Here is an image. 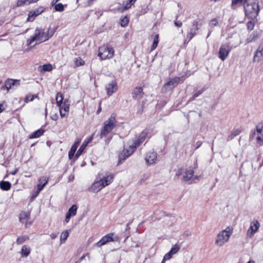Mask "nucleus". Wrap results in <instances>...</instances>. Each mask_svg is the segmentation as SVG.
I'll return each mask as SVG.
<instances>
[{"label":"nucleus","mask_w":263,"mask_h":263,"mask_svg":"<svg viewBox=\"0 0 263 263\" xmlns=\"http://www.w3.org/2000/svg\"><path fill=\"white\" fill-rule=\"evenodd\" d=\"M54 32V31H50L49 29L45 32L43 29H36L34 35L27 40V45H30L34 41L39 43L46 41L53 35Z\"/></svg>","instance_id":"1"},{"label":"nucleus","mask_w":263,"mask_h":263,"mask_svg":"<svg viewBox=\"0 0 263 263\" xmlns=\"http://www.w3.org/2000/svg\"><path fill=\"white\" fill-rule=\"evenodd\" d=\"M233 232V228L231 226L227 227L225 229L220 231L217 235L215 244L218 247H221L227 243L230 239Z\"/></svg>","instance_id":"2"},{"label":"nucleus","mask_w":263,"mask_h":263,"mask_svg":"<svg viewBox=\"0 0 263 263\" xmlns=\"http://www.w3.org/2000/svg\"><path fill=\"white\" fill-rule=\"evenodd\" d=\"M55 100L57 104L59 107L61 118L67 117L69 111V101L67 99L63 100V97L61 93H57Z\"/></svg>","instance_id":"3"},{"label":"nucleus","mask_w":263,"mask_h":263,"mask_svg":"<svg viewBox=\"0 0 263 263\" xmlns=\"http://www.w3.org/2000/svg\"><path fill=\"white\" fill-rule=\"evenodd\" d=\"M55 100L57 104L59 107L61 118L67 117L69 111V101L67 99L63 100V97L61 93H57Z\"/></svg>","instance_id":"4"},{"label":"nucleus","mask_w":263,"mask_h":263,"mask_svg":"<svg viewBox=\"0 0 263 263\" xmlns=\"http://www.w3.org/2000/svg\"><path fill=\"white\" fill-rule=\"evenodd\" d=\"M137 144L133 141H129L126 145L124 146L123 150L119 154L118 164H121L130 156L137 149Z\"/></svg>","instance_id":"5"},{"label":"nucleus","mask_w":263,"mask_h":263,"mask_svg":"<svg viewBox=\"0 0 263 263\" xmlns=\"http://www.w3.org/2000/svg\"><path fill=\"white\" fill-rule=\"evenodd\" d=\"M246 15L252 19L255 18L259 12V6L257 3H253L244 6Z\"/></svg>","instance_id":"6"},{"label":"nucleus","mask_w":263,"mask_h":263,"mask_svg":"<svg viewBox=\"0 0 263 263\" xmlns=\"http://www.w3.org/2000/svg\"><path fill=\"white\" fill-rule=\"evenodd\" d=\"M114 50L108 45H104L99 49L98 56L101 60H106L113 57Z\"/></svg>","instance_id":"7"},{"label":"nucleus","mask_w":263,"mask_h":263,"mask_svg":"<svg viewBox=\"0 0 263 263\" xmlns=\"http://www.w3.org/2000/svg\"><path fill=\"white\" fill-rule=\"evenodd\" d=\"M194 173V170L192 167L188 168L181 167L177 170L176 176L178 177L182 176L183 180L187 181L193 177Z\"/></svg>","instance_id":"8"},{"label":"nucleus","mask_w":263,"mask_h":263,"mask_svg":"<svg viewBox=\"0 0 263 263\" xmlns=\"http://www.w3.org/2000/svg\"><path fill=\"white\" fill-rule=\"evenodd\" d=\"M115 118L111 117L104 123L103 129L101 134V138H104L109 135L111 131L114 128Z\"/></svg>","instance_id":"9"},{"label":"nucleus","mask_w":263,"mask_h":263,"mask_svg":"<svg viewBox=\"0 0 263 263\" xmlns=\"http://www.w3.org/2000/svg\"><path fill=\"white\" fill-rule=\"evenodd\" d=\"M253 137L255 138L257 145L259 146L263 145V123H259L256 126Z\"/></svg>","instance_id":"10"},{"label":"nucleus","mask_w":263,"mask_h":263,"mask_svg":"<svg viewBox=\"0 0 263 263\" xmlns=\"http://www.w3.org/2000/svg\"><path fill=\"white\" fill-rule=\"evenodd\" d=\"M260 227V223L257 220L254 219L250 222V227L247 232V236L252 238L258 231Z\"/></svg>","instance_id":"11"},{"label":"nucleus","mask_w":263,"mask_h":263,"mask_svg":"<svg viewBox=\"0 0 263 263\" xmlns=\"http://www.w3.org/2000/svg\"><path fill=\"white\" fill-rule=\"evenodd\" d=\"M231 50V47L229 44L222 45L219 50V58L224 61L229 56V53Z\"/></svg>","instance_id":"12"},{"label":"nucleus","mask_w":263,"mask_h":263,"mask_svg":"<svg viewBox=\"0 0 263 263\" xmlns=\"http://www.w3.org/2000/svg\"><path fill=\"white\" fill-rule=\"evenodd\" d=\"M180 80V78L179 77H175L171 79L165 84L163 87V90L166 91L172 89L178 85Z\"/></svg>","instance_id":"13"},{"label":"nucleus","mask_w":263,"mask_h":263,"mask_svg":"<svg viewBox=\"0 0 263 263\" xmlns=\"http://www.w3.org/2000/svg\"><path fill=\"white\" fill-rule=\"evenodd\" d=\"M114 238L115 236L114 233L108 234L107 235L103 237L101 239L96 243V245L98 247H100L105 245L107 242L113 241L114 240Z\"/></svg>","instance_id":"14"},{"label":"nucleus","mask_w":263,"mask_h":263,"mask_svg":"<svg viewBox=\"0 0 263 263\" xmlns=\"http://www.w3.org/2000/svg\"><path fill=\"white\" fill-rule=\"evenodd\" d=\"M180 250V246L175 244L172 246L170 251L164 256V260H170L174 255L176 254Z\"/></svg>","instance_id":"15"},{"label":"nucleus","mask_w":263,"mask_h":263,"mask_svg":"<svg viewBox=\"0 0 263 263\" xmlns=\"http://www.w3.org/2000/svg\"><path fill=\"white\" fill-rule=\"evenodd\" d=\"M157 154L154 152H149L147 153L145 159L148 164H154L156 162Z\"/></svg>","instance_id":"16"},{"label":"nucleus","mask_w":263,"mask_h":263,"mask_svg":"<svg viewBox=\"0 0 263 263\" xmlns=\"http://www.w3.org/2000/svg\"><path fill=\"white\" fill-rule=\"evenodd\" d=\"M78 207L76 205L74 204L72 205V206L68 210V212L67 213L65 222L67 223L69 222L71 217L74 216L76 215L77 213Z\"/></svg>","instance_id":"17"},{"label":"nucleus","mask_w":263,"mask_h":263,"mask_svg":"<svg viewBox=\"0 0 263 263\" xmlns=\"http://www.w3.org/2000/svg\"><path fill=\"white\" fill-rule=\"evenodd\" d=\"M148 132L146 130H143L139 135L138 138L133 140L136 144L137 146H139L142 143H143L146 138L148 137Z\"/></svg>","instance_id":"18"},{"label":"nucleus","mask_w":263,"mask_h":263,"mask_svg":"<svg viewBox=\"0 0 263 263\" xmlns=\"http://www.w3.org/2000/svg\"><path fill=\"white\" fill-rule=\"evenodd\" d=\"M136 1L137 0H127L125 3H123L122 6L119 7L117 8L118 11L123 12L128 10L131 8L132 6L135 4Z\"/></svg>","instance_id":"19"},{"label":"nucleus","mask_w":263,"mask_h":263,"mask_svg":"<svg viewBox=\"0 0 263 263\" xmlns=\"http://www.w3.org/2000/svg\"><path fill=\"white\" fill-rule=\"evenodd\" d=\"M103 188V185L97 179L90 187V191L93 193H97Z\"/></svg>","instance_id":"20"},{"label":"nucleus","mask_w":263,"mask_h":263,"mask_svg":"<svg viewBox=\"0 0 263 263\" xmlns=\"http://www.w3.org/2000/svg\"><path fill=\"white\" fill-rule=\"evenodd\" d=\"M30 214L29 212L22 211L19 216L20 221L22 223H26V227L27 226V221L30 218Z\"/></svg>","instance_id":"21"},{"label":"nucleus","mask_w":263,"mask_h":263,"mask_svg":"<svg viewBox=\"0 0 263 263\" xmlns=\"http://www.w3.org/2000/svg\"><path fill=\"white\" fill-rule=\"evenodd\" d=\"M48 179L46 177H42L39 179V183L37 184V192L36 196L43 190L45 185L48 183Z\"/></svg>","instance_id":"22"},{"label":"nucleus","mask_w":263,"mask_h":263,"mask_svg":"<svg viewBox=\"0 0 263 263\" xmlns=\"http://www.w3.org/2000/svg\"><path fill=\"white\" fill-rule=\"evenodd\" d=\"M143 92L142 87H136L132 92L133 98L136 100H139L143 97Z\"/></svg>","instance_id":"23"},{"label":"nucleus","mask_w":263,"mask_h":263,"mask_svg":"<svg viewBox=\"0 0 263 263\" xmlns=\"http://www.w3.org/2000/svg\"><path fill=\"white\" fill-rule=\"evenodd\" d=\"M114 176L112 175H108L104 177L103 178L98 180L101 184H102L103 187L109 185L113 181Z\"/></svg>","instance_id":"24"},{"label":"nucleus","mask_w":263,"mask_h":263,"mask_svg":"<svg viewBox=\"0 0 263 263\" xmlns=\"http://www.w3.org/2000/svg\"><path fill=\"white\" fill-rule=\"evenodd\" d=\"M81 141L78 140L75 142L71 146L69 153H68V157L69 159H72L74 156V155L77 149L78 146L80 143Z\"/></svg>","instance_id":"25"},{"label":"nucleus","mask_w":263,"mask_h":263,"mask_svg":"<svg viewBox=\"0 0 263 263\" xmlns=\"http://www.w3.org/2000/svg\"><path fill=\"white\" fill-rule=\"evenodd\" d=\"M16 84H18V81L13 79H9L5 82V87L8 91L13 87Z\"/></svg>","instance_id":"26"},{"label":"nucleus","mask_w":263,"mask_h":263,"mask_svg":"<svg viewBox=\"0 0 263 263\" xmlns=\"http://www.w3.org/2000/svg\"><path fill=\"white\" fill-rule=\"evenodd\" d=\"M41 12L37 10L31 11L28 13L27 21H33Z\"/></svg>","instance_id":"27"},{"label":"nucleus","mask_w":263,"mask_h":263,"mask_svg":"<svg viewBox=\"0 0 263 263\" xmlns=\"http://www.w3.org/2000/svg\"><path fill=\"white\" fill-rule=\"evenodd\" d=\"M30 252V248L28 246L24 245L22 248L21 252L22 257H27L29 255Z\"/></svg>","instance_id":"28"},{"label":"nucleus","mask_w":263,"mask_h":263,"mask_svg":"<svg viewBox=\"0 0 263 263\" xmlns=\"http://www.w3.org/2000/svg\"><path fill=\"white\" fill-rule=\"evenodd\" d=\"M44 133V130L43 129H39L35 132H34L33 133H32L29 137L30 139H34V138H37L40 137H41L42 135H43Z\"/></svg>","instance_id":"29"},{"label":"nucleus","mask_w":263,"mask_h":263,"mask_svg":"<svg viewBox=\"0 0 263 263\" xmlns=\"http://www.w3.org/2000/svg\"><path fill=\"white\" fill-rule=\"evenodd\" d=\"M74 67H77L85 65V61L80 57H77L73 59Z\"/></svg>","instance_id":"30"},{"label":"nucleus","mask_w":263,"mask_h":263,"mask_svg":"<svg viewBox=\"0 0 263 263\" xmlns=\"http://www.w3.org/2000/svg\"><path fill=\"white\" fill-rule=\"evenodd\" d=\"M129 21V17L127 15L122 16L119 20V23L121 26L124 27L128 25Z\"/></svg>","instance_id":"31"},{"label":"nucleus","mask_w":263,"mask_h":263,"mask_svg":"<svg viewBox=\"0 0 263 263\" xmlns=\"http://www.w3.org/2000/svg\"><path fill=\"white\" fill-rule=\"evenodd\" d=\"M69 233L68 230H65L62 232L60 235V242L63 243L65 242L67 238L68 237Z\"/></svg>","instance_id":"32"},{"label":"nucleus","mask_w":263,"mask_h":263,"mask_svg":"<svg viewBox=\"0 0 263 263\" xmlns=\"http://www.w3.org/2000/svg\"><path fill=\"white\" fill-rule=\"evenodd\" d=\"M0 187L4 191H8L10 189L11 183L8 181H1L0 182Z\"/></svg>","instance_id":"33"},{"label":"nucleus","mask_w":263,"mask_h":263,"mask_svg":"<svg viewBox=\"0 0 263 263\" xmlns=\"http://www.w3.org/2000/svg\"><path fill=\"white\" fill-rule=\"evenodd\" d=\"M40 71H50L52 69V66L50 64H44L39 67Z\"/></svg>","instance_id":"34"},{"label":"nucleus","mask_w":263,"mask_h":263,"mask_svg":"<svg viewBox=\"0 0 263 263\" xmlns=\"http://www.w3.org/2000/svg\"><path fill=\"white\" fill-rule=\"evenodd\" d=\"M129 229H130L129 223H127L124 226V232H123V233H124V235H123L124 240H123V241H125V240L127 238H128V237L129 236V235H130V234H129Z\"/></svg>","instance_id":"35"},{"label":"nucleus","mask_w":263,"mask_h":263,"mask_svg":"<svg viewBox=\"0 0 263 263\" xmlns=\"http://www.w3.org/2000/svg\"><path fill=\"white\" fill-rule=\"evenodd\" d=\"M262 59H263V54L258 48L254 56V61L259 62Z\"/></svg>","instance_id":"36"},{"label":"nucleus","mask_w":263,"mask_h":263,"mask_svg":"<svg viewBox=\"0 0 263 263\" xmlns=\"http://www.w3.org/2000/svg\"><path fill=\"white\" fill-rule=\"evenodd\" d=\"M37 1L38 0H17V6H21L24 5H28Z\"/></svg>","instance_id":"37"},{"label":"nucleus","mask_w":263,"mask_h":263,"mask_svg":"<svg viewBox=\"0 0 263 263\" xmlns=\"http://www.w3.org/2000/svg\"><path fill=\"white\" fill-rule=\"evenodd\" d=\"M115 85L114 83L108 84L106 87V90L108 95L110 96L114 93Z\"/></svg>","instance_id":"38"},{"label":"nucleus","mask_w":263,"mask_h":263,"mask_svg":"<svg viewBox=\"0 0 263 263\" xmlns=\"http://www.w3.org/2000/svg\"><path fill=\"white\" fill-rule=\"evenodd\" d=\"M87 146L85 145V144L82 143V144L81 145L80 147L77 151L76 157V158H78L79 157H80L82 154L83 153V151H84L85 148H86Z\"/></svg>","instance_id":"39"},{"label":"nucleus","mask_w":263,"mask_h":263,"mask_svg":"<svg viewBox=\"0 0 263 263\" xmlns=\"http://www.w3.org/2000/svg\"><path fill=\"white\" fill-rule=\"evenodd\" d=\"M197 30V28H196L195 29H191L190 32H189L186 36V40H188L190 41L196 34V31Z\"/></svg>","instance_id":"40"},{"label":"nucleus","mask_w":263,"mask_h":263,"mask_svg":"<svg viewBox=\"0 0 263 263\" xmlns=\"http://www.w3.org/2000/svg\"><path fill=\"white\" fill-rule=\"evenodd\" d=\"M159 42V35L157 34L155 36L154 42L153 43L152 47V50H153L156 48V47L158 46V44Z\"/></svg>","instance_id":"41"},{"label":"nucleus","mask_w":263,"mask_h":263,"mask_svg":"<svg viewBox=\"0 0 263 263\" xmlns=\"http://www.w3.org/2000/svg\"><path fill=\"white\" fill-rule=\"evenodd\" d=\"M247 2V0H232V6L233 7L235 5H241L244 4Z\"/></svg>","instance_id":"42"},{"label":"nucleus","mask_w":263,"mask_h":263,"mask_svg":"<svg viewBox=\"0 0 263 263\" xmlns=\"http://www.w3.org/2000/svg\"><path fill=\"white\" fill-rule=\"evenodd\" d=\"M55 4L54 9L57 11H63L64 9V6L61 3Z\"/></svg>","instance_id":"43"},{"label":"nucleus","mask_w":263,"mask_h":263,"mask_svg":"<svg viewBox=\"0 0 263 263\" xmlns=\"http://www.w3.org/2000/svg\"><path fill=\"white\" fill-rule=\"evenodd\" d=\"M37 97V96L36 95H28L26 96L25 102L26 103H28L29 102L32 101L34 98Z\"/></svg>","instance_id":"44"},{"label":"nucleus","mask_w":263,"mask_h":263,"mask_svg":"<svg viewBox=\"0 0 263 263\" xmlns=\"http://www.w3.org/2000/svg\"><path fill=\"white\" fill-rule=\"evenodd\" d=\"M255 26V22L254 19H252L251 21H250L248 22L247 26V28L249 30L251 31L253 29Z\"/></svg>","instance_id":"45"},{"label":"nucleus","mask_w":263,"mask_h":263,"mask_svg":"<svg viewBox=\"0 0 263 263\" xmlns=\"http://www.w3.org/2000/svg\"><path fill=\"white\" fill-rule=\"evenodd\" d=\"M218 22L216 18H213L212 20H211L209 26L211 28H213L215 26H216L218 25Z\"/></svg>","instance_id":"46"},{"label":"nucleus","mask_w":263,"mask_h":263,"mask_svg":"<svg viewBox=\"0 0 263 263\" xmlns=\"http://www.w3.org/2000/svg\"><path fill=\"white\" fill-rule=\"evenodd\" d=\"M93 135H92L89 137L85 139L83 143L85 144L87 146L89 143H90L93 140Z\"/></svg>","instance_id":"47"},{"label":"nucleus","mask_w":263,"mask_h":263,"mask_svg":"<svg viewBox=\"0 0 263 263\" xmlns=\"http://www.w3.org/2000/svg\"><path fill=\"white\" fill-rule=\"evenodd\" d=\"M143 106L139 105L137 109V114L141 115L143 111Z\"/></svg>","instance_id":"48"},{"label":"nucleus","mask_w":263,"mask_h":263,"mask_svg":"<svg viewBox=\"0 0 263 263\" xmlns=\"http://www.w3.org/2000/svg\"><path fill=\"white\" fill-rule=\"evenodd\" d=\"M25 241V239H24L23 237H20V238H18L17 240H16V242L18 244H21V243H22L24 242Z\"/></svg>","instance_id":"49"},{"label":"nucleus","mask_w":263,"mask_h":263,"mask_svg":"<svg viewBox=\"0 0 263 263\" xmlns=\"http://www.w3.org/2000/svg\"><path fill=\"white\" fill-rule=\"evenodd\" d=\"M174 24L177 27H180L182 26V23L180 21L175 22Z\"/></svg>","instance_id":"50"},{"label":"nucleus","mask_w":263,"mask_h":263,"mask_svg":"<svg viewBox=\"0 0 263 263\" xmlns=\"http://www.w3.org/2000/svg\"><path fill=\"white\" fill-rule=\"evenodd\" d=\"M57 236H58V235L56 233H51L50 234V237L52 239H54L55 238H56L57 237Z\"/></svg>","instance_id":"51"},{"label":"nucleus","mask_w":263,"mask_h":263,"mask_svg":"<svg viewBox=\"0 0 263 263\" xmlns=\"http://www.w3.org/2000/svg\"><path fill=\"white\" fill-rule=\"evenodd\" d=\"M51 118L53 120L56 121L58 119V115L55 114L52 115Z\"/></svg>","instance_id":"52"},{"label":"nucleus","mask_w":263,"mask_h":263,"mask_svg":"<svg viewBox=\"0 0 263 263\" xmlns=\"http://www.w3.org/2000/svg\"><path fill=\"white\" fill-rule=\"evenodd\" d=\"M5 109V107L4 106L3 104H0V113L3 111Z\"/></svg>","instance_id":"53"},{"label":"nucleus","mask_w":263,"mask_h":263,"mask_svg":"<svg viewBox=\"0 0 263 263\" xmlns=\"http://www.w3.org/2000/svg\"><path fill=\"white\" fill-rule=\"evenodd\" d=\"M201 92L200 91H198V93H196V94H194V96L193 97L194 98H196L197 97H198V96L199 95V94H201Z\"/></svg>","instance_id":"54"},{"label":"nucleus","mask_w":263,"mask_h":263,"mask_svg":"<svg viewBox=\"0 0 263 263\" xmlns=\"http://www.w3.org/2000/svg\"><path fill=\"white\" fill-rule=\"evenodd\" d=\"M247 263H255V261H253V260H250L249 262H248Z\"/></svg>","instance_id":"55"},{"label":"nucleus","mask_w":263,"mask_h":263,"mask_svg":"<svg viewBox=\"0 0 263 263\" xmlns=\"http://www.w3.org/2000/svg\"><path fill=\"white\" fill-rule=\"evenodd\" d=\"M112 138V136H110V135L108 136V139L109 140H110Z\"/></svg>","instance_id":"56"},{"label":"nucleus","mask_w":263,"mask_h":263,"mask_svg":"<svg viewBox=\"0 0 263 263\" xmlns=\"http://www.w3.org/2000/svg\"><path fill=\"white\" fill-rule=\"evenodd\" d=\"M166 260H164V258H163V260L161 262V263H165V261H166Z\"/></svg>","instance_id":"57"},{"label":"nucleus","mask_w":263,"mask_h":263,"mask_svg":"<svg viewBox=\"0 0 263 263\" xmlns=\"http://www.w3.org/2000/svg\"><path fill=\"white\" fill-rule=\"evenodd\" d=\"M15 173H16L15 171V172H13V173H12V174L14 175Z\"/></svg>","instance_id":"58"},{"label":"nucleus","mask_w":263,"mask_h":263,"mask_svg":"<svg viewBox=\"0 0 263 263\" xmlns=\"http://www.w3.org/2000/svg\"><path fill=\"white\" fill-rule=\"evenodd\" d=\"M238 133H239V132H238V133H236V134H235L234 136H236V135H238Z\"/></svg>","instance_id":"59"},{"label":"nucleus","mask_w":263,"mask_h":263,"mask_svg":"<svg viewBox=\"0 0 263 263\" xmlns=\"http://www.w3.org/2000/svg\"><path fill=\"white\" fill-rule=\"evenodd\" d=\"M210 35V32L209 33L208 35V37H209Z\"/></svg>","instance_id":"60"}]
</instances>
